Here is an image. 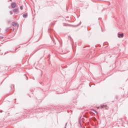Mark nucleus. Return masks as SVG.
Masks as SVG:
<instances>
[{
    "label": "nucleus",
    "mask_w": 128,
    "mask_h": 128,
    "mask_svg": "<svg viewBox=\"0 0 128 128\" xmlns=\"http://www.w3.org/2000/svg\"><path fill=\"white\" fill-rule=\"evenodd\" d=\"M11 6L12 8H14L16 6V4L14 2H12L11 4Z\"/></svg>",
    "instance_id": "obj_1"
},
{
    "label": "nucleus",
    "mask_w": 128,
    "mask_h": 128,
    "mask_svg": "<svg viewBox=\"0 0 128 128\" xmlns=\"http://www.w3.org/2000/svg\"><path fill=\"white\" fill-rule=\"evenodd\" d=\"M12 26L14 28H16V26H18V23L15 22H12Z\"/></svg>",
    "instance_id": "obj_2"
},
{
    "label": "nucleus",
    "mask_w": 128,
    "mask_h": 128,
    "mask_svg": "<svg viewBox=\"0 0 128 128\" xmlns=\"http://www.w3.org/2000/svg\"><path fill=\"white\" fill-rule=\"evenodd\" d=\"M118 38H124V33L122 34H118Z\"/></svg>",
    "instance_id": "obj_3"
},
{
    "label": "nucleus",
    "mask_w": 128,
    "mask_h": 128,
    "mask_svg": "<svg viewBox=\"0 0 128 128\" xmlns=\"http://www.w3.org/2000/svg\"><path fill=\"white\" fill-rule=\"evenodd\" d=\"M23 18H28V13H26L25 14H23Z\"/></svg>",
    "instance_id": "obj_4"
},
{
    "label": "nucleus",
    "mask_w": 128,
    "mask_h": 128,
    "mask_svg": "<svg viewBox=\"0 0 128 128\" xmlns=\"http://www.w3.org/2000/svg\"><path fill=\"white\" fill-rule=\"evenodd\" d=\"M13 12H18V8L13 10Z\"/></svg>",
    "instance_id": "obj_5"
},
{
    "label": "nucleus",
    "mask_w": 128,
    "mask_h": 128,
    "mask_svg": "<svg viewBox=\"0 0 128 128\" xmlns=\"http://www.w3.org/2000/svg\"><path fill=\"white\" fill-rule=\"evenodd\" d=\"M6 32H8V28H6Z\"/></svg>",
    "instance_id": "obj_6"
},
{
    "label": "nucleus",
    "mask_w": 128,
    "mask_h": 128,
    "mask_svg": "<svg viewBox=\"0 0 128 128\" xmlns=\"http://www.w3.org/2000/svg\"><path fill=\"white\" fill-rule=\"evenodd\" d=\"M20 9L23 10L24 9V7H22V6H20Z\"/></svg>",
    "instance_id": "obj_7"
},
{
    "label": "nucleus",
    "mask_w": 128,
    "mask_h": 128,
    "mask_svg": "<svg viewBox=\"0 0 128 128\" xmlns=\"http://www.w3.org/2000/svg\"><path fill=\"white\" fill-rule=\"evenodd\" d=\"M11 87L12 88H14V85H12Z\"/></svg>",
    "instance_id": "obj_8"
},
{
    "label": "nucleus",
    "mask_w": 128,
    "mask_h": 128,
    "mask_svg": "<svg viewBox=\"0 0 128 128\" xmlns=\"http://www.w3.org/2000/svg\"><path fill=\"white\" fill-rule=\"evenodd\" d=\"M100 108H104V106L102 105V106H100Z\"/></svg>",
    "instance_id": "obj_9"
},
{
    "label": "nucleus",
    "mask_w": 128,
    "mask_h": 128,
    "mask_svg": "<svg viewBox=\"0 0 128 128\" xmlns=\"http://www.w3.org/2000/svg\"><path fill=\"white\" fill-rule=\"evenodd\" d=\"M10 14H12V11H10Z\"/></svg>",
    "instance_id": "obj_10"
},
{
    "label": "nucleus",
    "mask_w": 128,
    "mask_h": 128,
    "mask_svg": "<svg viewBox=\"0 0 128 128\" xmlns=\"http://www.w3.org/2000/svg\"><path fill=\"white\" fill-rule=\"evenodd\" d=\"M94 120H96V118H94Z\"/></svg>",
    "instance_id": "obj_11"
},
{
    "label": "nucleus",
    "mask_w": 128,
    "mask_h": 128,
    "mask_svg": "<svg viewBox=\"0 0 128 128\" xmlns=\"http://www.w3.org/2000/svg\"><path fill=\"white\" fill-rule=\"evenodd\" d=\"M10 0V2H12V0Z\"/></svg>",
    "instance_id": "obj_12"
},
{
    "label": "nucleus",
    "mask_w": 128,
    "mask_h": 128,
    "mask_svg": "<svg viewBox=\"0 0 128 128\" xmlns=\"http://www.w3.org/2000/svg\"><path fill=\"white\" fill-rule=\"evenodd\" d=\"M80 125L82 126V124H80Z\"/></svg>",
    "instance_id": "obj_13"
},
{
    "label": "nucleus",
    "mask_w": 128,
    "mask_h": 128,
    "mask_svg": "<svg viewBox=\"0 0 128 128\" xmlns=\"http://www.w3.org/2000/svg\"><path fill=\"white\" fill-rule=\"evenodd\" d=\"M80 125L82 126V124H80Z\"/></svg>",
    "instance_id": "obj_14"
},
{
    "label": "nucleus",
    "mask_w": 128,
    "mask_h": 128,
    "mask_svg": "<svg viewBox=\"0 0 128 128\" xmlns=\"http://www.w3.org/2000/svg\"><path fill=\"white\" fill-rule=\"evenodd\" d=\"M64 128H66V127H64Z\"/></svg>",
    "instance_id": "obj_15"
}]
</instances>
